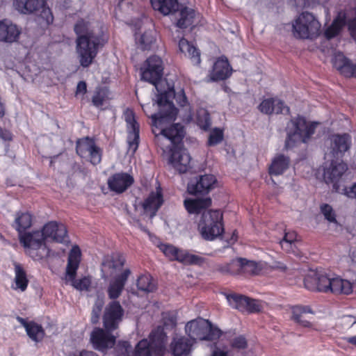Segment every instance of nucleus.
<instances>
[{"label": "nucleus", "instance_id": "obj_1", "mask_svg": "<svg viewBox=\"0 0 356 356\" xmlns=\"http://www.w3.org/2000/svg\"><path fill=\"white\" fill-rule=\"evenodd\" d=\"M173 92L162 94L157 99L160 107L158 114L152 115L154 125L161 129L160 134H155V142L161 147L163 153H167L170 148L179 147L178 144L184 138V129L180 124H175L168 128H163L165 122L174 121L177 114V109L170 102L168 95L172 96Z\"/></svg>", "mask_w": 356, "mask_h": 356}, {"label": "nucleus", "instance_id": "obj_2", "mask_svg": "<svg viewBox=\"0 0 356 356\" xmlns=\"http://www.w3.org/2000/svg\"><path fill=\"white\" fill-rule=\"evenodd\" d=\"M211 205L210 197L189 199L184 201V206L190 213L202 212L198 222V229L203 238L212 241L224 232L222 213L219 210L204 211Z\"/></svg>", "mask_w": 356, "mask_h": 356}, {"label": "nucleus", "instance_id": "obj_3", "mask_svg": "<svg viewBox=\"0 0 356 356\" xmlns=\"http://www.w3.org/2000/svg\"><path fill=\"white\" fill-rule=\"evenodd\" d=\"M78 35L76 39V52L80 65L83 67L90 66L96 57L101 39L91 31L88 23L79 20L74 26Z\"/></svg>", "mask_w": 356, "mask_h": 356}, {"label": "nucleus", "instance_id": "obj_4", "mask_svg": "<svg viewBox=\"0 0 356 356\" xmlns=\"http://www.w3.org/2000/svg\"><path fill=\"white\" fill-rule=\"evenodd\" d=\"M306 288L312 291L334 294H350L353 291V284L347 280L339 277L331 278L322 272L313 273L304 280Z\"/></svg>", "mask_w": 356, "mask_h": 356}, {"label": "nucleus", "instance_id": "obj_5", "mask_svg": "<svg viewBox=\"0 0 356 356\" xmlns=\"http://www.w3.org/2000/svg\"><path fill=\"white\" fill-rule=\"evenodd\" d=\"M315 123H311L303 117L291 119L286 127V138L284 147L292 148L302 143H307L314 134Z\"/></svg>", "mask_w": 356, "mask_h": 356}, {"label": "nucleus", "instance_id": "obj_6", "mask_svg": "<svg viewBox=\"0 0 356 356\" xmlns=\"http://www.w3.org/2000/svg\"><path fill=\"white\" fill-rule=\"evenodd\" d=\"M150 341L143 339L140 341L132 356H163L166 352L165 343L167 335L163 328L157 327L149 335Z\"/></svg>", "mask_w": 356, "mask_h": 356}, {"label": "nucleus", "instance_id": "obj_7", "mask_svg": "<svg viewBox=\"0 0 356 356\" xmlns=\"http://www.w3.org/2000/svg\"><path fill=\"white\" fill-rule=\"evenodd\" d=\"M185 332L195 343L197 340H215L221 334L218 328L213 327L208 320L202 318L188 322L185 326Z\"/></svg>", "mask_w": 356, "mask_h": 356}, {"label": "nucleus", "instance_id": "obj_8", "mask_svg": "<svg viewBox=\"0 0 356 356\" xmlns=\"http://www.w3.org/2000/svg\"><path fill=\"white\" fill-rule=\"evenodd\" d=\"M81 252L77 245L72 247L70 250L67 264L66 267L65 279L72 282V285L79 291H88L91 284V280L88 277L76 280V270L81 261Z\"/></svg>", "mask_w": 356, "mask_h": 356}, {"label": "nucleus", "instance_id": "obj_9", "mask_svg": "<svg viewBox=\"0 0 356 356\" xmlns=\"http://www.w3.org/2000/svg\"><path fill=\"white\" fill-rule=\"evenodd\" d=\"M293 29L296 38L312 39L319 35L321 24L312 13L303 12L295 20Z\"/></svg>", "mask_w": 356, "mask_h": 356}, {"label": "nucleus", "instance_id": "obj_10", "mask_svg": "<svg viewBox=\"0 0 356 356\" xmlns=\"http://www.w3.org/2000/svg\"><path fill=\"white\" fill-rule=\"evenodd\" d=\"M19 241L27 248L28 254L35 260L47 257L49 249L45 244V238L42 231L25 233L19 236Z\"/></svg>", "mask_w": 356, "mask_h": 356}, {"label": "nucleus", "instance_id": "obj_11", "mask_svg": "<svg viewBox=\"0 0 356 356\" xmlns=\"http://www.w3.org/2000/svg\"><path fill=\"white\" fill-rule=\"evenodd\" d=\"M330 162H325L323 165V177L327 184H332V190L341 191L340 180L348 170V165L343 161L338 162L334 159H327Z\"/></svg>", "mask_w": 356, "mask_h": 356}, {"label": "nucleus", "instance_id": "obj_12", "mask_svg": "<svg viewBox=\"0 0 356 356\" xmlns=\"http://www.w3.org/2000/svg\"><path fill=\"white\" fill-rule=\"evenodd\" d=\"M142 79L153 84L158 92L159 83L163 76V65L161 58L157 56L149 57L140 69Z\"/></svg>", "mask_w": 356, "mask_h": 356}, {"label": "nucleus", "instance_id": "obj_13", "mask_svg": "<svg viewBox=\"0 0 356 356\" xmlns=\"http://www.w3.org/2000/svg\"><path fill=\"white\" fill-rule=\"evenodd\" d=\"M125 264L124 257L118 253L106 255L102 262V273L104 279L119 275L124 270Z\"/></svg>", "mask_w": 356, "mask_h": 356}, {"label": "nucleus", "instance_id": "obj_14", "mask_svg": "<svg viewBox=\"0 0 356 356\" xmlns=\"http://www.w3.org/2000/svg\"><path fill=\"white\" fill-rule=\"evenodd\" d=\"M124 316V309L120 302L113 300L105 307L103 315V324L107 330H115L122 321Z\"/></svg>", "mask_w": 356, "mask_h": 356}, {"label": "nucleus", "instance_id": "obj_15", "mask_svg": "<svg viewBox=\"0 0 356 356\" xmlns=\"http://www.w3.org/2000/svg\"><path fill=\"white\" fill-rule=\"evenodd\" d=\"M329 147L325 152V159H336L341 158L345 152L350 147L349 136L348 134L343 135H332L328 141Z\"/></svg>", "mask_w": 356, "mask_h": 356}, {"label": "nucleus", "instance_id": "obj_16", "mask_svg": "<svg viewBox=\"0 0 356 356\" xmlns=\"http://www.w3.org/2000/svg\"><path fill=\"white\" fill-rule=\"evenodd\" d=\"M106 328H95L90 334V341L93 348L99 351L111 348L115 343L116 337Z\"/></svg>", "mask_w": 356, "mask_h": 356}, {"label": "nucleus", "instance_id": "obj_17", "mask_svg": "<svg viewBox=\"0 0 356 356\" xmlns=\"http://www.w3.org/2000/svg\"><path fill=\"white\" fill-rule=\"evenodd\" d=\"M216 179L213 175H204L196 177L189 181L187 190L191 195H204L214 188Z\"/></svg>", "mask_w": 356, "mask_h": 356}, {"label": "nucleus", "instance_id": "obj_18", "mask_svg": "<svg viewBox=\"0 0 356 356\" xmlns=\"http://www.w3.org/2000/svg\"><path fill=\"white\" fill-rule=\"evenodd\" d=\"M167 152L170 154L168 163L180 173L186 172L191 168V159L186 149L177 147L170 148Z\"/></svg>", "mask_w": 356, "mask_h": 356}, {"label": "nucleus", "instance_id": "obj_19", "mask_svg": "<svg viewBox=\"0 0 356 356\" xmlns=\"http://www.w3.org/2000/svg\"><path fill=\"white\" fill-rule=\"evenodd\" d=\"M124 116L129 130V151L134 154L138 149L139 143V124L135 119L134 113L132 110L129 108L126 109Z\"/></svg>", "mask_w": 356, "mask_h": 356}, {"label": "nucleus", "instance_id": "obj_20", "mask_svg": "<svg viewBox=\"0 0 356 356\" xmlns=\"http://www.w3.org/2000/svg\"><path fill=\"white\" fill-rule=\"evenodd\" d=\"M159 249L170 260H177L184 264H197L201 259L199 257L184 252L172 245L161 244Z\"/></svg>", "mask_w": 356, "mask_h": 356}, {"label": "nucleus", "instance_id": "obj_21", "mask_svg": "<svg viewBox=\"0 0 356 356\" xmlns=\"http://www.w3.org/2000/svg\"><path fill=\"white\" fill-rule=\"evenodd\" d=\"M42 232L46 241L63 243L67 236L65 226L56 221H51L45 224L42 229Z\"/></svg>", "mask_w": 356, "mask_h": 356}, {"label": "nucleus", "instance_id": "obj_22", "mask_svg": "<svg viewBox=\"0 0 356 356\" xmlns=\"http://www.w3.org/2000/svg\"><path fill=\"white\" fill-rule=\"evenodd\" d=\"M314 312L309 306L296 305L291 307V319L303 327H312L313 325Z\"/></svg>", "mask_w": 356, "mask_h": 356}, {"label": "nucleus", "instance_id": "obj_23", "mask_svg": "<svg viewBox=\"0 0 356 356\" xmlns=\"http://www.w3.org/2000/svg\"><path fill=\"white\" fill-rule=\"evenodd\" d=\"M195 343L185 336H175L170 344V352L173 356H188Z\"/></svg>", "mask_w": 356, "mask_h": 356}, {"label": "nucleus", "instance_id": "obj_24", "mask_svg": "<svg viewBox=\"0 0 356 356\" xmlns=\"http://www.w3.org/2000/svg\"><path fill=\"white\" fill-rule=\"evenodd\" d=\"M258 109L261 113L266 115L289 113V108L284 104V102L275 98L264 99L259 105Z\"/></svg>", "mask_w": 356, "mask_h": 356}, {"label": "nucleus", "instance_id": "obj_25", "mask_svg": "<svg viewBox=\"0 0 356 356\" xmlns=\"http://www.w3.org/2000/svg\"><path fill=\"white\" fill-rule=\"evenodd\" d=\"M133 183L134 178L127 173H116L108 179L109 189L116 193H123Z\"/></svg>", "mask_w": 356, "mask_h": 356}, {"label": "nucleus", "instance_id": "obj_26", "mask_svg": "<svg viewBox=\"0 0 356 356\" xmlns=\"http://www.w3.org/2000/svg\"><path fill=\"white\" fill-rule=\"evenodd\" d=\"M131 274V270L128 268L124 270L118 276H116L109 284L107 293L109 298L115 300L122 293L126 282Z\"/></svg>", "mask_w": 356, "mask_h": 356}, {"label": "nucleus", "instance_id": "obj_27", "mask_svg": "<svg viewBox=\"0 0 356 356\" xmlns=\"http://www.w3.org/2000/svg\"><path fill=\"white\" fill-rule=\"evenodd\" d=\"M21 34V30L16 24L10 22H0V41L13 43L17 42Z\"/></svg>", "mask_w": 356, "mask_h": 356}, {"label": "nucleus", "instance_id": "obj_28", "mask_svg": "<svg viewBox=\"0 0 356 356\" xmlns=\"http://www.w3.org/2000/svg\"><path fill=\"white\" fill-rule=\"evenodd\" d=\"M332 63L334 67L343 76L350 77L355 74V66L343 54L336 53Z\"/></svg>", "mask_w": 356, "mask_h": 356}, {"label": "nucleus", "instance_id": "obj_29", "mask_svg": "<svg viewBox=\"0 0 356 356\" xmlns=\"http://www.w3.org/2000/svg\"><path fill=\"white\" fill-rule=\"evenodd\" d=\"M44 5V0H15V9L22 14L37 13Z\"/></svg>", "mask_w": 356, "mask_h": 356}, {"label": "nucleus", "instance_id": "obj_30", "mask_svg": "<svg viewBox=\"0 0 356 356\" xmlns=\"http://www.w3.org/2000/svg\"><path fill=\"white\" fill-rule=\"evenodd\" d=\"M231 75V68L227 58H219L213 65L211 73L212 81L224 80Z\"/></svg>", "mask_w": 356, "mask_h": 356}, {"label": "nucleus", "instance_id": "obj_31", "mask_svg": "<svg viewBox=\"0 0 356 356\" xmlns=\"http://www.w3.org/2000/svg\"><path fill=\"white\" fill-rule=\"evenodd\" d=\"M163 200L161 192L152 193L142 204L144 213L149 215L150 218H152L155 216Z\"/></svg>", "mask_w": 356, "mask_h": 356}, {"label": "nucleus", "instance_id": "obj_32", "mask_svg": "<svg viewBox=\"0 0 356 356\" xmlns=\"http://www.w3.org/2000/svg\"><path fill=\"white\" fill-rule=\"evenodd\" d=\"M179 17L177 26L180 29H186L188 27L194 26L197 18V13L193 9L184 7L180 10Z\"/></svg>", "mask_w": 356, "mask_h": 356}, {"label": "nucleus", "instance_id": "obj_33", "mask_svg": "<svg viewBox=\"0 0 356 356\" xmlns=\"http://www.w3.org/2000/svg\"><path fill=\"white\" fill-rule=\"evenodd\" d=\"M290 165V159L289 156L282 154H277L272 161L269 168V173L273 175H282Z\"/></svg>", "mask_w": 356, "mask_h": 356}, {"label": "nucleus", "instance_id": "obj_34", "mask_svg": "<svg viewBox=\"0 0 356 356\" xmlns=\"http://www.w3.org/2000/svg\"><path fill=\"white\" fill-rule=\"evenodd\" d=\"M14 266L15 275L14 278L15 285L13 288L15 290L24 291L29 284V279L27 277L26 273L19 264L15 263Z\"/></svg>", "mask_w": 356, "mask_h": 356}, {"label": "nucleus", "instance_id": "obj_35", "mask_svg": "<svg viewBox=\"0 0 356 356\" xmlns=\"http://www.w3.org/2000/svg\"><path fill=\"white\" fill-rule=\"evenodd\" d=\"M155 10L159 11L164 15L177 11L178 9L177 0H150Z\"/></svg>", "mask_w": 356, "mask_h": 356}, {"label": "nucleus", "instance_id": "obj_36", "mask_svg": "<svg viewBox=\"0 0 356 356\" xmlns=\"http://www.w3.org/2000/svg\"><path fill=\"white\" fill-rule=\"evenodd\" d=\"M344 12H339L332 24L325 30V35L327 39L337 36L346 23Z\"/></svg>", "mask_w": 356, "mask_h": 356}, {"label": "nucleus", "instance_id": "obj_37", "mask_svg": "<svg viewBox=\"0 0 356 356\" xmlns=\"http://www.w3.org/2000/svg\"><path fill=\"white\" fill-rule=\"evenodd\" d=\"M179 48L186 56H188L195 64L200 63V54L194 46L191 44L189 42L182 38L179 40Z\"/></svg>", "mask_w": 356, "mask_h": 356}, {"label": "nucleus", "instance_id": "obj_38", "mask_svg": "<svg viewBox=\"0 0 356 356\" xmlns=\"http://www.w3.org/2000/svg\"><path fill=\"white\" fill-rule=\"evenodd\" d=\"M24 327L26 328L28 336L34 341H41L45 334L42 327L33 321L24 323Z\"/></svg>", "mask_w": 356, "mask_h": 356}, {"label": "nucleus", "instance_id": "obj_39", "mask_svg": "<svg viewBox=\"0 0 356 356\" xmlns=\"http://www.w3.org/2000/svg\"><path fill=\"white\" fill-rule=\"evenodd\" d=\"M226 298L229 305L233 308H235L241 312L245 311L249 298L236 293L228 294L227 295Z\"/></svg>", "mask_w": 356, "mask_h": 356}, {"label": "nucleus", "instance_id": "obj_40", "mask_svg": "<svg viewBox=\"0 0 356 356\" xmlns=\"http://www.w3.org/2000/svg\"><path fill=\"white\" fill-rule=\"evenodd\" d=\"M16 229L20 235H23L22 232L31 227L32 225V216L29 213H17L15 218Z\"/></svg>", "mask_w": 356, "mask_h": 356}, {"label": "nucleus", "instance_id": "obj_41", "mask_svg": "<svg viewBox=\"0 0 356 356\" xmlns=\"http://www.w3.org/2000/svg\"><path fill=\"white\" fill-rule=\"evenodd\" d=\"M95 144V142L88 138L79 140L76 143L77 154L83 158L88 157L89 152L93 150Z\"/></svg>", "mask_w": 356, "mask_h": 356}, {"label": "nucleus", "instance_id": "obj_42", "mask_svg": "<svg viewBox=\"0 0 356 356\" xmlns=\"http://www.w3.org/2000/svg\"><path fill=\"white\" fill-rule=\"evenodd\" d=\"M136 284L139 290L147 293L154 291L156 288L150 275H140L138 278Z\"/></svg>", "mask_w": 356, "mask_h": 356}, {"label": "nucleus", "instance_id": "obj_43", "mask_svg": "<svg viewBox=\"0 0 356 356\" xmlns=\"http://www.w3.org/2000/svg\"><path fill=\"white\" fill-rule=\"evenodd\" d=\"M156 40L154 31H145L138 40V44L143 50H149Z\"/></svg>", "mask_w": 356, "mask_h": 356}, {"label": "nucleus", "instance_id": "obj_44", "mask_svg": "<svg viewBox=\"0 0 356 356\" xmlns=\"http://www.w3.org/2000/svg\"><path fill=\"white\" fill-rule=\"evenodd\" d=\"M261 270V266L255 261L242 259V274L254 275L259 274Z\"/></svg>", "mask_w": 356, "mask_h": 356}, {"label": "nucleus", "instance_id": "obj_45", "mask_svg": "<svg viewBox=\"0 0 356 356\" xmlns=\"http://www.w3.org/2000/svg\"><path fill=\"white\" fill-rule=\"evenodd\" d=\"M321 211L323 213L324 218L329 222L334 223L336 225H339L337 219L336 214L332 207L327 204H323L321 206Z\"/></svg>", "mask_w": 356, "mask_h": 356}, {"label": "nucleus", "instance_id": "obj_46", "mask_svg": "<svg viewBox=\"0 0 356 356\" xmlns=\"http://www.w3.org/2000/svg\"><path fill=\"white\" fill-rule=\"evenodd\" d=\"M116 356H132L133 350L127 341H119L115 348Z\"/></svg>", "mask_w": 356, "mask_h": 356}, {"label": "nucleus", "instance_id": "obj_47", "mask_svg": "<svg viewBox=\"0 0 356 356\" xmlns=\"http://www.w3.org/2000/svg\"><path fill=\"white\" fill-rule=\"evenodd\" d=\"M197 120L199 126L203 129H207L210 126L209 115L206 110L198 111Z\"/></svg>", "mask_w": 356, "mask_h": 356}, {"label": "nucleus", "instance_id": "obj_48", "mask_svg": "<svg viewBox=\"0 0 356 356\" xmlns=\"http://www.w3.org/2000/svg\"><path fill=\"white\" fill-rule=\"evenodd\" d=\"M223 139V132L220 129H214L210 134L208 145L209 146L216 145L220 143Z\"/></svg>", "mask_w": 356, "mask_h": 356}, {"label": "nucleus", "instance_id": "obj_49", "mask_svg": "<svg viewBox=\"0 0 356 356\" xmlns=\"http://www.w3.org/2000/svg\"><path fill=\"white\" fill-rule=\"evenodd\" d=\"M106 97V92L104 88H98L96 90L92 102L96 106H102Z\"/></svg>", "mask_w": 356, "mask_h": 356}, {"label": "nucleus", "instance_id": "obj_50", "mask_svg": "<svg viewBox=\"0 0 356 356\" xmlns=\"http://www.w3.org/2000/svg\"><path fill=\"white\" fill-rule=\"evenodd\" d=\"M281 248L283 250L288 253L293 254L294 255L299 256L300 252L298 248L296 243L286 242L281 241L280 242Z\"/></svg>", "mask_w": 356, "mask_h": 356}, {"label": "nucleus", "instance_id": "obj_51", "mask_svg": "<svg viewBox=\"0 0 356 356\" xmlns=\"http://www.w3.org/2000/svg\"><path fill=\"white\" fill-rule=\"evenodd\" d=\"M163 327L168 329H172L176 327L177 325V318L176 316L174 314H172L170 313H165L163 314ZM162 327V326H161Z\"/></svg>", "mask_w": 356, "mask_h": 356}, {"label": "nucleus", "instance_id": "obj_52", "mask_svg": "<svg viewBox=\"0 0 356 356\" xmlns=\"http://www.w3.org/2000/svg\"><path fill=\"white\" fill-rule=\"evenodd\" d=\"M103 305L104 302L102 300H97L95 302L92 311L91 321L92 323H97L98 322Z\"/></svg>", "mask_w": 356, "mask_h": 356}, {"label": "nucleus", "instance_id": "obj_53", "mask_svg": "<svg viewBox=\"0 0 356 356\" xmlns=\"http://www.w3.org/2000/svg\"><path fill=\"white\" fill-rule=\"evenodd\" d=\"M229 275L242 274V258L233 260L229 263Z\"/></svg>", "mask_w": 356, "mask_h": 356}, {"label": "nucleus", "instance_id": "obj_54", "mask_svg": "<svg viewBox=\"0 0 356 356\" xmlns=\"http://www.w3.org/2000/svg\"><path fill=\"white\" fill-rule=\"evenodd\" d=\"M173 92V95H172V96L170 95H168V99L170 101V102H171L172 104V102L170 101V99L171 98H176V100L177 102V103L181 106H184L186 105V97L185 95V94L184 93L183 91H181V94H179L177 97L175 96V91L174 90L172 89H170L168 91H165L164 92H161L159 96H158V99H159L160 96L162 95V94H165V93H168L170 92Z\"/></svg>", "mask_w": 356, "mask_h": 356}, {"label": "nucleus", "instance_id": "obj_55", "mask_svg": "<svg viewBox=\"0 0 356 356\" xmlns=\"http://www.w3.org/2000/svg\"><path fill=\"white\" fill-rule=\"evenodd\" d=\"M93 150H91V152H89L88 156L90 157V161L93 165H97L100 163L102 160V153L100 149L95 145L92 147Z\"/></svg>", "mask_w": 356, "mask_h": 356}, {"label": "nucleus", "instance_id": "obj_56", "mask_svg": "<svg viewBox=\"0 0 356 356\" xmlns=\"http://www.w3.org/2000/svg\"><path fill=\"white\" fill-rule=\"evenodd\" d=\"M247 341L243 336L237 337L231 341V346L236 349H245L247 347Z\"/></svg>", "mask_w": 356, "mask_h": 356}, {"label": "nucleus", "instance_id": "obj_57", "mask_svg": "<svg viewBox=\"0 0 356 356\" xmlns=\"http://www.w3.org/2000/svg\"><path fill=\"white\" fill-rule=\"evenodd\" d=\"M39 12H40V16L47 24H49L53 22L54 17L51 12L49 8L46 7L45 4L40 8Z\"/></svg>", "mask_w": 356, "mask_h": 356}, {"label": "nucleus", "instance_id": "obj_58", "mask_svg": "<svg viewBox=\"0 0 356 356\" xmlns=\"http://www.w3.org/2000/svg\"><path fill=\"white\" fill-rule=\"evenodd\" d=\"M261 309V306L259 304V301L249 298L248 301L247 308H245V311L250 313H254L260 312Z\"/></svg>", "mask_w": 356, "mask_h": 356}, {"label": "nucleus", "instance_id": "obj_59", "mask_svg": "<svg viewBox=\"0 0 356 356\" xmlns=\"http://www.w3.org/2000/svg\"><path fill=\"white\" fill-rule=\"evenodd\" d=\"M341 193L346 194L348 197L356 198V183H355L349 189L346 187L341 188Z\"/></svg>", "mask_w": 356, "mask_h": 356}, {"label": "nucleus", "instance_id": "obj_60", "mask_svg": "<svg viewBox=\"0 0 356 356\" xmlns=\"http://www.w3.org/2000/svg\"><path fill=\"white\" fill-rule=\"evenodd\" d=\"M282 241L296 243L297 234L295 232H286V233H285L284 236Z\"/></svg>", "mask_w": 356, "mask_h": 356}, {"label": "nucleus", "instance_id": "obj_61", "mask_svg": "<svg viewBox=\"0 0 356 356\" xmlns=\"http://www.w3.org/2000/svg\"><path fill=\"white\" fill-rule=\"evenodd\" d=\"M87 91V86L85 81H79L76 86V95H84Z\"/></svg>", "mask_w": 356, "mask_h": 356}, {"label": "nucleus", "instance_id": "obj_62", "mask_svg": "<svg viewBox=\"0 0 356 356\" xmlns=\"http://www.w3.org/2000/svg\"><path fill=\"white\" fill-rule=\"evenodd\" d=\"M0 138L4 140H11L12 134L9 131L0 128Z\"/></svg>", "mask_w": 356, "mask_h": 356}, {"label": "nucleus", "instance_id": "obj_63", "mask_svg": "<svg viewBox=\"0 0 356 356\" xmlns=\"http://www.w3.org/2000/svg\"><path fill=\"white\" fill-rule=\"evenodd\" d=\"M217 270L220 272L222 274H229V264L218 266L217 267Z\"/></svg>", "mask_w": 356, "mask_h": 356}, {"label": "nucleus", "instance_id": "obj_64", "mask_svg": "<svg viewBox=\"0 0 356 356\" xmlns=\"http://www.w3.org/2000/svg\"><path fill=\"white\" fill-rule=\"evenodd\" d=\"M211 356H227V353L220 349L214 350Z\"/></svg>", "mask_w": 356, "mask_h": 356}]
</instances>
